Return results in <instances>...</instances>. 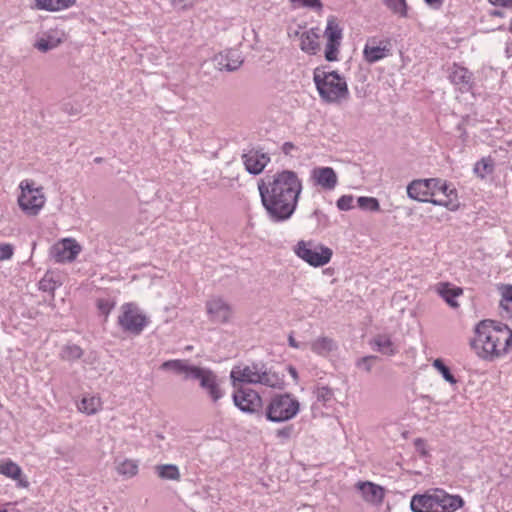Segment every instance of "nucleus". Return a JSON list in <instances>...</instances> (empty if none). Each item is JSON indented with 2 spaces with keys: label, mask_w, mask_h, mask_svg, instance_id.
<instances>
[{
  "label": "nucleus",
  "mask_w": 512,
  "mask_h": 512,
  "mask_svg": "<svg viewBox=\"0 0 512 512\" xmlns=\"http://www.w3.org/2000/svg\"><path fill=\"white\" fill-rule=\"evenodd\" d=\"M258 190L268 218L279 223L287 221L294 214L303 185L295 171L282 170L261 181Z\"/></svg>",
  "instance_id": "obj_1"
},
{
  "label": "nucleus",
  "mask_w": 512,
  "mask_h": 512,
  "mask_svg": "<svg viewBox=\"0 0 512 512\" xmlns=\"http://www.w3.org/2000/svg\"><path fill=\"white\" fill-rule=\"evenodd\" d=\"M471 346L478 357L493 361L512 349V330L508 325L490 319L480 321L475 327Z\"/></svg>",
  "instance_id": "obj_2"
},
{
  "label": "nucleus",
  "mask_w": 512,
  "mask_h": 512,
  "mask_svg": "<svg viewBox=\"0 0 512 512\" xmlns=\"http://www.w3.org/2000/svg\"><path fill=\"white\" fill-rule=\"evenodd\" d=\"M313 81L324 103L339 104L349 98L347 82L337 71L317 67L313 72Z\"/></svg>",
  "instance_id": "obj_3"
},
{
  "label": "nucleus",
  "mask_w": 512,
  "mask_h": 512,
  "mask_svg": "<svg viewBox=\"0 0 512 512\" xmlns=\"http://www.w3.org/2000/svg\"><path fill=\"white\" fill-rule=\"evenodd\" d=\"M233 387L237 383L261 384L275 388L281 384V378L271 370H268L263 363H252L251 365L234 366L230 372Z\"/></svg>",
  "instance_id": "obj_4"
},
{
  "label": "nucleus",
  "mask_w": 512,
  "mask_h": 512,
  "mask_svg": "<svg viewBox=\"0 0 512 512\" xmlns=\"http://www.w3.org/2000/svg\"><path fill=\"white\" fill-rule=\"evenodd\" d=\"M300 411L299 401L291 394H276L265 407V417L273 423L286 422L293 419Z\"/></svg>",
  "instance_id": "obj_5"
},
{
  "label": "nucleus",
  "mask_w": 512,
  "mask_h": 512,
  "mask_svg": "<svg viewBox=\"0 0 512 512\" xmlns=\"http://www.w3.org/2000/svg\"><path fill=\"white\" fill-rule=\"evenodd\" d=\"M295 254L312 267H322L331 261L333 251L313 240H300L294 247Z\"/></svg>",
  "instance_id": "obj_6"
},
{
  "label": "nucleus",
  "mask_w": 512,
  "mask_h": 512,
  "mask_svg": "<svg viewBox=\"0 0 512 512\" xmlns=\"http://www.w3.org/2000/svg\"><path fill=\"white\" fill-rule=\"evenodd\" d=\"M21 194L18 197L20 208L29 216H36L43 208L46 197L42 187H35L32 180H23L19 185Z\"/></svg>",
  "instance_id": "obj_7"
},
{
  "label": "nucleus",
  "mask_w": 512,
  "mask_h": 512,
  "mask_svg": "<svg viewBox=\"0 0 512 512\" xmlns=\"http://www.w3.org/2000/svg\"><path fill=\"white\" fill-rule=\"evenodd\" d=\"M121 311L118 317L120 327L124 331L139 335L148 323L147 317L132 303L123 304Z\"/></svg>",
  "instance_id": "obj_8"
},
{
  "label": "nucleus",
  "mask_w": 512,
  "mask_h": 512,
  "mask_svg": "<svg viewBox=\"0 0 512 512\" xmlns=\"http://www.w3.org/2000/svg\"><path fill=\"white\" fill-rule=\"evenodd\" d=\"M233 393L234 405L242 412L248 414L258 413L262 409V398L255 390L236 386Z\"/></svg>",
  "instance_id": "obj_9"
},
{
  "label": "nucleus",
  "mask_w": 512,
  "mask_h": 512,
  "mask_svg": "<svg viewBox=\"0 0 512 512\" xmlns=\"http://www.w3.org/2000/svg\"><path fill=\"white\" fill-rule=\"evenodd\" d=\"M192 379L199 381L200 387L206 392L213 403H217L223 396L224 390L221 388L217 375L204 368H198Z\"/></svg>",
  "instance_id": "obj_10"
},
{
  "label": "nucleus",
  "mask_w": 512,
  "mask_h": 512,
  "mask_svg": "<svg viewBox=\"0 0 512 512\" xmlns=\"http://www.w3.org/2000/svg\"><path fill=\"white\" fill-rule=\"evenodd\" d=\"M206 311L209 319L215 323H227L233 316L232 306L219 296L212 297L206 302Z\"/></svg>",
  "instance_id": "obj_11"
},
{
  "label": "nucleus",
  "mask_w": 512,
  "mask_h": 512,
  "mask_svg": "<svg viewBox=\"0 0 512 512\" xmlns=\"http://www.w3.org/2000/svg\"><path fill=\"white\" fill-rule=\"evenodd\" d=\"M81 252V246L75 239L66 238L53 245L51 255L58 263L72 262Z\"/></svg>",
  "instance_id": "obj_12"
},
{
  "label": "nucleus",
  "mask_w": 512,
  "mask_h": 512,
  "mask_svg": "<svg viewBox=\"0 0 512 512\" xmlns=\"http://www.w3.org/2000/svg\"><path fill=\"white\" fill-rule=\"evenodd\" d=\"M310 178L315 186H319L325 191H332L338 185V176L332 167H314L311 171Z\"/></svg>",
  "instance_id": "obj_13"
},
{
  "label": "nucleus",
  "mask_w": 512,
  "mask_h": 512,
  "mask_svg": "<svg viewBox=\"0 0 512 512\" xmlns=\"http://www.w3.org/2000/svg\"><path fill=\"white\" fill-rule=\"evenodd\" d=\"M434 512H455L464 505V500L459 495H450L444 490L434 491Z\"/></svg>",
  "instance_id": "obj_14"
},
{
  "label": "nucleus",
  "mask_w": 512,
  "mask_h": 512,
  "mask_svg": "<svg viewBox=\"0 0 512 512\" xmlns=\"http://www.w3.org/2000/svg\"><path fill=\"white\" fill-rule=\"evenodd\" d=\"M448 78L462 93L470 92L473 88V73L456 63L449 68Z\"/></svg>",
  "instance_id": "obj_15"
},
{
  "label": "nucleus",
  "mask_w": 512,
  "mask_h": 512,
  "mask_svg": "<svg viewBox=\"0 0 512 512\" xmlns=\"http://www.w3.org/2000/svg\"><path fill=\"white\" fill-rule=\"evenodd\" d=\"M242 160L248 173L258 175L270 162V157L264 152L251 149L242 155Z\"/></svg>",
  "instance_id": "obj_16"
},
{
  "label": "nucleus",
  "mask_w": 512,
  "mask_h": 512,
  "mask_svg": "<svg viewBox=\"0 0 512 512\" xmlns=\"http://www.w3.org/2000/svg\"><path fill=\"white\" fill-rule=\"evenodd\" d=\"M438 193L443 194L444 198H431L429 203L434 205L443 206L451 211H455L459 207L457 199V191L447 181L442 180V184L439 186Z\"/></svg>",
  "instance_id": "obj_17"
},
{
  "label": "nucleus",
  "mask_w": 512,
  "mask_h": 512,
  "mask_svg": "<svg viewBox=\"0 0 512 512\" xmlns=\"http://www.w3.org/2000/svg\"><path fill=\"white\" fill-rule=\"evenodd\" d=\"M435 291L451 308L459 307L456 299L463 294L462 288L453 286L449 282H439L435 286Z\"/></svg>",
  "instance_id": "obj_18"
},
{
  "label": "nucleus",
  "mask_w": 512,
  "mask_h": 512,
  "mask_svg": "<svg viewBox=\"0 0 512 512\" xmlns=\"http://www.w3.org/2000/svg\"><path fill=\"white\" fill-rule=\"evenodd\" d=\"M433 184L432 182H428L427 179H416L413 180L407 186V195L409 198L418 201V202H429L431 198V192H429V186Z\"/></svg>",
  "instance_id": "obj_19"
},
{
  "label": "nucleus",
  "mask_w": 512,
  "mask_h": 512,
  "mask_svg": "<svg viewBox=\"0 0 512 512\" xmlns=\"http://www.w3.org/2000/svg\"><path fill=\"white\" fill-rule=\"evenodd\" d=\"M357 488L361 492L363 499L372 504L381 503L384 498V489L372 482H358Z\"/></svg>",
  "instance_id": "obj_20"
},
{
  "label": "nucleus",
  "mask_w": 512,
  "mask_h": 512,
  "mask_svg": "<svg viewBox=\"0 0 512 512\" xmlns=\"http://www.w3.org/2000/svg\"><path fill=\"white\" fill-rule=\"evenodd\" d=\"M199 367L189 365L187 361L181 359L168 360L161 364L160 369L173 371L175 374H183L186 379L193 378Z\"/></svg>",
  "instance_id": "obj_21"
},
{
  "label": "nucleus",
  "mask_w": 512,
  "mask_h": 512,
  "mask_svg": "<svg viewBox=\"0 0 512 512\" xmlns=\"http://www.w3.org/2000/svg\"><path fill=\"white\" fill-rule=\"evenodd\" d=\"M434 494H417L411 498L410 508L413 512H434Z\"/></svg>",
  "instance_id": "obj_22"
},
{
  "label": "nucleus",
  "mask_w": 512,
  "mask_h": 512,
  "mask_svg": "<svg viewBox=\"0 0 512 512\" xmlns=\"http://www.w3.org/2000/svg\"><path fill=\"white\" fill-rule=\"evenodd\" d=\"M311 351L320 356H326L330 352L337 349L336 342L330 337H318L312 342L308 343Z\"/></svg>",
  "instance_id": "obj_23"
},
{
  "label": "nucleus",
  "mask_w": 512,
  "mask_h": 512,
  "mask_svg": "<svg viewBox=\"0 0 512 512\" xmlns=\"http://www.w3.org/2000/svg\"><path fill=\"white\" fill-rule=\"evenodd\" d=\"M499 314L503 319L512 321V285L501 288Z\"/></svg>",
  "instance_id": "obj_24"
},
{
  "label": "nucleus",
  "mask_w": 512,
  "mask_h": 512,
  "mask_svg": "<svg viewBox=\"0 0 512 512\" xmlns=\"http://www.w3.org/2000/svg\"><path fill=\"white\" fill-rule=\"evenodd\" d=\"M364 58L369 63H375L389 55L387 46L374 45L368 42L363 50Z\"/></svg>",
  "instance_id": "obj_25"
},
{
  "label": "nucleus",
  "mask_w": 512,
  "mask_h": 512,
  "mask_svg": "<svg viewBox=\"0 0 512 512\" xmlns=\"http://www.w3.org/2000/svg\"><path fill=\"white\" fill-rule=\"evenodd\" d=\"M76 0H35V6L40 10L59 11L75 5Z\"/></svg>",
  "instance_id": "obj_26"
},
{
  "label": "nucleus",
  "mask_w": 512,
  "mask_h": 512,
  "mask_svg": "<svg viewBox=\"0 0 512 512\" xmlns=\"http://www.w3.org/2000/svg\"><path fill=\"white\" fill-rule=\"evenodd\" d=\"M61 43V37L57 32H49L44 34L41 38H39L35 47L41 52H47L54 48H56Z\"/></svg>",
  "instance_id": "obj_27"
},
{
  "label": "nucleus",
  "mask_w": 512,
  "mask_h": 512,
  "mask_svg": "<svg viewBox=\"0 0 512 512\" xmlns=\"http://www.w3.org/2000/svg\"><path fill=\"white\" fill-rule=\"evenodd\" d=\"M116 472L125 477L132 478L138 474L139 462L134 459H124L116 464Z\"/></svg>",
  "instance_id": "obj_28"
},
{
  "label": "nucleus",
  "mask_w": 512,
  "mask_h": 512,
  "mask_svg": "<svg viewBox=\"0 0 512 512\" xmlns=\"http://www.w3.org/2000/svg\"><path fill=\"white\" fill-rule=\"evenodd\" d=\"M372 346L373 349L384 355L392 356L396 353L394 344L387 335L376 336L372 341Z\"/></svg>",
  "instance_id": "obj_29"
},
{
  "label": "nucleus",
  "mask_w": 512,
  "mask_h": 512,
  "mask_svg": "<svg viewBox=\"0 0 512 512\" xmlns=\"http://www.w3.org/2000/svg\"><path fill=\"white\" fill-rule=\"evenodd\" d=\"M317 38L318 36L312 31L302 33L300 37L301 50L309 54H315L319 47Z\"/></svg>",
  "instance_id": "obj_30"
},
{
  "label": "nucleus",
  "mask_w": 512,
  "mask_h": 512,
  "mask_svg": "<svg viewBox=\"0 0 512 512\" xmlns=\"http://www.w3.org/2000/svg\"><path fill=\"white\" fill-rule=\"evenodd\" d=\"M78 409L87 415H93L101 409V400L96 396H85L80 401Z\"/></svg>",
  "instance_id": "obj_31"
},
{
  "label": "nucleus",
  "mask_w": 512,
  "mask_h": 512,
  "mask_svg": "<svg viewBox=\"0 0 512 512\" xmlns=\"http://www.w3.org/2000/svg\"><path fill=\"white\" fill-rule=\"evenodd\" d=\"M0 474L21 481L22 469L18 464L7 459L0 462Z\"/></svg>",
  "instance_id": "obj_32"
},
{
  "label": "nucleus",
  "mask_w": 512,
  "mask_h": 512,
  "mask_svg": "<svg viewBox=\"0 0 512 512\" xmlns=\"http://www.w3.org/2000/svg\"><path fill=\"white\" fill-rule=\"evenodd\" d=\"M383 4L386 8L399 18L408 17V4L406 0H383Z\"/></svg>",
  "instance_id": "obj_33"
},
{
  "label": "nucleus",
  "mask_w": 512,
  "mask_h": 512,
  "mask_svg": "<svg viewBox=\"0 0 512 512\" xmlns=\"http://www.w3.org/2000/svg\"><path fill=\"white\" fill-rule=\"evenodd\" d=\"M156 473L161 479L180 480L179 468L174 464H163L156 466Z\"/></svg>",
  "instance_id": "obj_34"
},
{
  "label": "nucleus",
  "mask_w": 512,
  "mask_h": 512,
  "mask_svg": "<svg viewBox=\"0 0 512 512\" xmlns=\"http://www.w3.org/2000/svg\"><path fill=\"white\" fill-rule=\"evenodd\" d=\"M59 356L64 361L74 362L83 356V350L76 344H67L62 347Z\"/></svg>",
  "instance_id": "obj_35"
},
{
  "label": "nucleus",
  "mask_w": 512,
  "mask_h": 512,
  "mask_svg": "<svg viewBox=\"0 0 512 512\" xmlns=\"http://www.w3.org/2000/svg\"><path fill=\"white\" fill-rule=\"evenodd\" d=\"M324 34L327 38V42L340 43L342 29L334 19H329Z\"/></svg>",
  "instance_id": "obj_36"
},
{
  "label": "nucleus",
  "mask_w": 512,
  "mask_h": 512,
  "mask_svg": "<svg viewBox=\"0 0 512 512\" xmlns=\"http://www.w3.org/2000/svg\"><path fill=\"white\" fill-rule=\"evenodd\" d=\"M473 171L479 178L483 179L494 171V162L491 158H482L475 163Z\"/></svg>",
  "instance_id": "obj_37"
},
{
  "label": "nucleus",
  "mask_w": 512,
  "mask_h": 512,
  "mask_svg": "<svg viewBox=\"0 0 512 512\" xmlns=\"http://www.w3.org/2000/svg\"><path fill=\"white\" fill-rule=\"evenodd\" d=\"M290 4L294 9L306 8L315 12H320L323 9L321 0H290Z\"/></svg>",
  "instance_id": "obj_38"
},
{
  "label": "nucleus",
  "mask_w": 512,
  "mask_h": 512,
  "mask_svg": "<svg viewBox=\"0 0 512 512\" xmlns=\"http://www.w3.org/2000/svg\"><path fill=\"white\" fill-rule=\"evenodd\" d=\"M433 367L442 375V377L450 384H456L457 379L451 373L448 366L445 365L442 359L438 358L433 361Z\"/></svg>",
  "instance_id": "obj_39"
},
{
  "label": "nucleus",
  "mask_w": 512,
  "mask_h": 512,
  "mask_svg": "<svg viewBox=\"0 0 512 512\" xmlns=\"http://www.w3.org/2000/svg\"><path fill=\"white\" fill-rule=\"evenodd\" d=\"M357 204L363 210L373 211V212L380 210L379 201L374 197H366V196L358 197Z\"/></svg>",
  "instance_id": "obj_40"
},
{
  "label": "nucleus",
  "mask_w": 512,
  "mask_h": 512,
  "mask_svg": "<svg viewBox=\"0 0 512 512\" xmlns=\"http://www.w3.org/2000/svg\"><path fill=\"white\" fill-rule=\"evenodd\" d=\"M96 305L99 312L107 317L114 309L116 302L111 297L99 298L97 299Z\"/></svg>",
  "instance_id": "obj_41"
},
{
  "label": "nucleus",
  "mask_w": 512,
  "mask_h": 512,
  "mask_svg": "<svg viewBox=\"0 0 512 512\" xmlns=\"http://www.w3.org/2000/svg\"><path fill=\"white\" fill-rule=\"evenodd\" d=\"M226 63L223 64L220 62V64L223 66V68L227 71H235L242 65V60L235 52H229L226 55Z\"/></svg>",
  "instance_id": "obj_42"
},
{
  "label": "nucleus",
  "mask_w": 512,
  "mask_h": 512,
  "mask_svg": "<svg viewBox=\"0 0 512 512\" xmlns=\"http://www.w3.org/2000/svg\"><path fill=\"white\" fill-rule=\"evenodd\" d=\"M340 43L327 42L325 47V58L329 62L336 61L338 59Z\"/></svg>",
  "instance_id": "obj_43"
},
{
  "label": "nucleus",
  "mask_w": 512,
  "mask_h": 512,
  "mask_svg": "<svg viewBox=\"0 0 512 512\" xmlns=\"http://www.w3.org/2000/svg\"><path fill=\"white\" fill-rule=\"evenodd\" d=\"M354 197L352 195H342L336 202L340 211H348L353 208Z\"/></svg>",
  "instance_id": "obj_44"
},
{
  "label": "nucleus",
  "mask_w": 512,
  "mask_h": 512,
  "mask_svg": "<svg viewBox=\"0 0 512 512\" xmlns=\"http://www.w3.org/2000/svg\"><path fill=\"white\" fill-rule=\"evenodd\" d=\"M58 287V284L46 274L39 282V288L45 292H54V290Z\"/></svg>",
  "instance_id": "obj_45"
},
{
  "label": "nucleus",
  "mask_w": 512,
  "mask_h": 512,
  "mask_svg": "<svg viewBox=\"0 0 512 512\" xmlns=\"http://www.w3.org/2000/svg\"><path fill=\"white\" fill-rule=\"evenodd\" d=\"M14 255V246L10 243L0 242V262L9 260Z\"/></svg>",
  "instance_id": "obj_46"
},
{
  "label": "nucleus",
  "mask_w": 512,
  "mask_h": 512,
  "mask_svg": "<svg viewBox=\"0 0 512 512\" xmlns=\"http://www.w3.org/2000/svg\"><path fill=\"white\" fill-rule=\"evenodd\" d=\"M333 396L332 390L327 386H319L316 390V397L319 401L327 402Z\"/></svg>",
  "instance_id": "obj_47"
},
{
  "label": "nucleus",
  "mask_w": 512,
  "mask_h": 512,
  "mask_svg": "<svg viewBox=\"0 0 512 512\" xmlns=\"http://www.w3.org/2000/svg\"><path fill=\"white\" fill-rule=\"evenodd\" d=\"M376 356H365L357 360L356 366L360 369L370 372L372 369V362L376 359Z\"/></svg>",
  "instance_id": "obj_48"
},
{
  "label": "nucleus",
  "mask_w": 512,
  "mask_h": 512,
  "mask_svg": "<svg viewBox=\"0 0 512 512\" xmlns=\"http://www.w3.org/2000/svg\"><path fill=\"white\" fill-rule=\"evenodd\" d=\"M414 446L421 457H427L429 455L428 447L425 440L421 438L415 439Z\"/></svg>",
  "instance_id": "obj_49"
},
{
  "label": "nucleus",
  "mask_w": 512,
  "mask_h": 512,
  "mask_svg": "<svg viewBox=\"0 0 512 512\" xmlns=\"http://www.w3.org/2000/svg\"><path fill=\"white\" fill-rule=\"evenodd\" d=\"M427 181L433 183L429 186V188H430L429 192H431V195H429V197L433 198L434 196H436L438 194L439 186L442 184V179L429 178V179H427Z\"/></svg>",
  "instance_id": "obj_50"
},
{
  "label": "nucleus",
  "mask_w": 512,
  "mask_h": 512,
  "mask_svg": "<svg viewBox=\"0 0 512 512\" xmlns=\"http://www.w3.org/2000/svg\"><path fill=\"white\" fill-rule=\"evenodd\" d=\"M171 2L177 9H187L192 7L196 0H171Z\"/></svg>",
  "instance_id": "obj_51"
},
{
  "label": "nucleus",
  "mask_w": 512,
  "mask_h": 512,
  "mask_svg": "<svg viewBox=\"0 0 512 512\" xmlns=\"http://www.w3.org/2000/svg\"><path fill=\"white\" fill-rule=\"evenodd\" d=\"M293 432V426H286L276 431V436L281 439H289Z\"/></svg>",
  "instance_id": "obj_52"
},
{
  "label": "nucleus",
  "mask_w": 512,
  "mask_h": 512,
  "mask_svg": "<svg viewBox=\"0 0 512 512\" xmlns=\"http://www.w3.org/2000/svg\"><path fill=\"white\" fill-rule=\"evenodd\" d=\"M288 344L290 347L295 349H305L308 346V343H300L296 341L292 334L288 337Z\"/></svg>",
  "instance_id": "obj_53"
},
{
  "label": "nucleus",
  "mask_w": 512,
  "mask_h": 512,
  "mask_svg": "<svg viewBox=\"0 0 512 512\" xmlns=\"http://www.w3.org/2000/svg\"><path fill=\"white\" fill-rule=\"evenodd\" d=\"M297 147L292 142H285L283 143L281 150L285 155L291 156L292 151L296 150Z\"/></svg>",
  "instance_id": "obj_54"
},
{
  "label": "nucleus",
  "mask_w": 512,
  "mask_h": 512,
  "mask_svg": "<svg viewBox=\"0 0 512 512\" xmlns=\"http://www.w3.org/2000/svg\"><path fill=\"white\" fill-rule=\"evenodd\" d=\"M0 512H20L10 503H0Z\"/></svg>",
  "instance_id": "obj_55"
},
{
  "label": "nucleus",
  "mask_w": 512,
  "mask_h": 512,
  "mask_svg": "<svg viewBox=\"0 0 512 512\" xmlns=\"http://www.w3.org/2000/svg\"><path fill=\"white\" fill-rule=\"evenodd\" d=\"M494 6L512 7V0H489Z\"/></svg>",
  "instance_id": "obj_56"
},
{
  "label": "nucleus",
  "mask_w": 512,
  "mask_h": 512,
  "mask_svg": "<svg viewBox=\"0 0 512 512\" xmlns=\"http://www.w3.org/2000/svg\"><path fill=\"white\" fill-rule=\"evenodd\" d=\"M429 6L439 8L442 5V0H424Z\"/></svg>",
  "instance_id": "obj_57"
},
{
  "label": "nucleus",
  "mask_w": 512,
  "mask_h": 512,
  "mask_svg": "<svg viewBox=\"0 0 512 512\" xmlns=\"http://www.w3.org/2000/svg\"><path fill=\"white\" fill-rule=\"evenodd\" d=\"M290 372H291V375H292L293 377H296V376H297V372H296L295 368H292V367H291V368H290Z\"/></svg>",
  "instance_id": "obj_58"
},
{
  "label": "nucleus",
  "mask_w": 512,
  "mask_h": 512,
  "mask_svg": "<svg viewBox=\"0 0 512 512\" xmlns=\"http://www.w3.org/2000/svg\"><path fill=\"white\" fill-rule=\"evenodd\" d=\"M102 161H103V158H101V157H96V158L94 159V162H95V163H98V164H99V163H102Z\"/></svg>",
  "instance_id": "obj_59"
},
{
  "label": "nucleus",
  "mask_w": 512,
  "mask_h": 512,
  "mask_svg": "<svg viewBox=\"0 0 512 512\" xmlns=\"http://www.w3.org/2000/svg\"><path fill=\"white\" fill-rule=\"evenodd\" d=\"M77 114V111H74V109H71V111H69V114Z\"/></svg>",
  "instance_id": "obj_60"
},
{
  "label": "nucleus",
  "mask_w": 512,
  "mask_h": 512,
  "mask_svg": "<svg viewBox=\"0 0 512 512\" xmlns=\"http://www.w3.org/2000/svg\"><path fill=\"white\" fill-rule=\"evenodd\" d=\"M77 114V111H74V109H71V111H69V114Z\"/></svg>",
  "instance_id": "obj_61"
},
{
  "label": "nucleus",
  "mask_w": 512,
  "mask_h": 512,
  "mask_svg": "<svg viewBox=\"0 0 512 512\" xmlns=\"http://www.w3.org/2000/svg\"><path fill=\"white\" fill-rule=\"evenodd\" d=\"M77 114V111H74V109H71V111H69V114Z\"/></svg>",
  "instance_id": "obj_62"
},
{
  "label": "nucleus",
  "mask_w": 512,
  "mask_h": 512,
  "mask_svg": "<svg viewBox=\"0 0 512 512\" xmlns=\"http://www.w3.org/2000/svg\"><path fill=\"white\" fill-rule=\"evenodd\" d=\"M511 34H512V20H511V25H510V28H509Z\"/></svg>",
  "instance_id": "obj_63"
}]
</instances>
